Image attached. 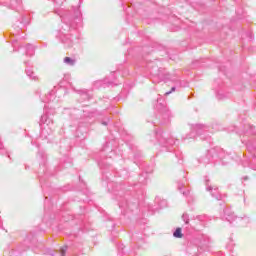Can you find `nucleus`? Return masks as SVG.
Masks as SVG:
<instances>
[{
	"label": "nucleus",
	"mask_w": 256,
	"mask_h": 256,
	"mask_svg": "<svg viewBox=\"0 0 256 256\" xmlns=\"http://www.w3.org/2000/svg\"><path fill=\"white\" fill-rule=\"evenodd\" d=\"M52 1L55 4L54 13L59 15L62 19V25L56 34V39H59L60 43H62L66 49H71V47L77 45L79 39H81V34L77 27L81 25L83 15L81 14L79 7L73 8L74 16L70 15L69 12L63 14V10H60L58 7H61L62 3H65V0Z\"/></svg>",
	"instance_id": "nucleus-1"
},
{
	"label": "nucleus",
	"mask_w": 256,
	"mask_h": 256,
	"mask_svg": "<svg viewBox=\"0 0 256 256\" xmlns=\"http://www.w3.org/2000/svg\"><path fill=\"white\" fill-rule=\"evenodd\" d=\"M153 137L156 139L160 151L162 152H173L175 151V147L179 145V139L173 137L171 133L164 132L163 130H157L153 134Z\"/></svg>",
	"instance_id": "nucleus-2"
},
{
	"label": "nucleus",
	"mask_w": 256,
	"mask_h": 256,
	"mask_svg": "<svg viewBox=\"0 0 256 256\" xmlns=\"http://www.w3.org/2000/svg\"><path fill=\"white\" fill-rule=\"evenodd\" d=\"M155 109L157 111V119H159L161 125H167L168 123H171V117H173V114L171 113V110H169V108L167 107V104L165 103V100H163L161 95H158Z\"/></svg>",
	"instance_id": "nucleus-3"
},
{
	"label": "nucleus",
	"mask_w": 256,
	"mask_h": 256,
	"mask_svg": "<svg viewBox=\"0 0 256 256\" xmlns=\"http://www.w3.org/2000/svg\"><path fill=\"white\" fill-rule=\"evenodd\" d=\"M146 68L150 71L152 77V82L160 83V81H171V74L167 73L165 69L159 68L157 62L150 61L147 63Z\"/></svg>",
	"instance_id": "nucleus-4"
},
{
	"label": "nucleus",
	"mask_w": 256,
	"mask_h": 256,
	"mask_svg": "<svg viewBox=\"0 0 256 256\" xmlns=\"http://www.w3.org/2000/svg\"><path fill=\"white\" fill-rule=\"evenodd\" d=\"M209 126L203 124L191 125V132L183 137V140L195 139V137H200L202 141H211V136L209 135Z\"/></svg>",
	"instance_id": "nucleus-5"
},
{
	"label": "nucleus",
	"mask_w": 256,
	"mask_h": 256,
	"mask_svg": "<svg viewBox=\"0 0 256 256\" xmlns=\"http://www.w3.org/2000/svg\"><path fill=\"white\" fill-rule=\"evenodd\" d=\"M211 157H218V159L222 161V165H229L232 159L229 154L225 153L224 149H219L218 152L215 149H211L208 151V154L206 156L198 159V163H203L204 165H207L208 163H211V160H209V158Z\"/></svg>",
	"instance_id": "nucleus-6"
},
{
	"label": "nucleus",
	"mask_w": 256,
	"mask_h": 256,
	"mask_svg": "<svg viewBox=\"0 0 256 256\" xmlns=\"http://www.w3.org/2000/svg\"><path fill=\"white\" fill-rule=\"evenodd\" d=\"M119 189H124V187L122 185H116L112 192L116 196L117 201H119V207L122 209V213L125 215L129 213V211H135V209H138L139 202L137 200H135V202L129 203L127 200L119 199V197L123 195V191H119Z\"/></svg>",
	"instance_id": "nucleus-7"
},
{
	"label": "nucleus",
	"mask_w": 256,
	"mask_h": 256,
	"mask_svg": "<svg viewBox=\"0 0 256 256\" xmlns=\"http://www.w3.org/2000/svg\"><path fill=\"white\" fill-rule=\"evenodd\" d=\"M223 221H228L231 225H239L240 227H247L250 223L249 217H237L231 208H225L221 216Z\"/></svg>",
	"instance_id": "nucleus-8"
},
{
	"label": "nucleus",
	"mask_w": 256,
	"mask_h": 256,
	"mask_svg": "<svg viewBox=\"0 0 256 256\" xmlns=\"http://www.w3.org/2000/svg\"><path fill=\"white\" fill-rule=\"evenodd\" d=\"M49 106H44V115L40 119L41 137L47 139V135H51V125H53V119L49 117V114H53V109L49 112Z\"/></svg>",
	"instance_id": "nucleus-9"
},
{
	"label": "nucleus",
	"mask_w": 256,
	"mask_h": 256,
	"mask_svg": "<svg viewBox=\"0 0 256 256\" xmlns=\"http://www.w3.org/2000/svg\"><path fill=\"white\" fill-rule=\"evenodd\" d=\"M193 245L197 246L198 252L207 251L209 249V245L211 244V238L205 234L198 235L194 239L191 240Z\"/></svg>",
	"instance_id": "nucleus-10"
},
{
	"label": "nucleus",
	"mask_w": 256,
	"mask_h": 256,
	"mask_svg": "<svg viewBox=\"0 0 256 256\" xmlns=\"http://www.w3.org/2000/svg\"><path fill=\"white\" fill-rule=\"evenodd\" d=\"M205 185H206V191L210 192V195L216 199L217 201H221L222 196L221 193H219V190L217 189V187H213L211 186V180H209V178L206 176L205 179Z\"/></svg>",
	"instance_id": "nucleus-11"
},
{
	"label": "nucleus",
	"mask_w": 256,
	"mask_h": 256,
	"mask_svg": "<svg viewBox=\"0 0 256 256\" xmlns=\"http://www.w3.org/2000/svg\"><path fill=\"white\" fill-rule=\"evenodd\" d=\"M167 207V200L163 199L160 196H157L154 200V206L149 207V211L152 213H157V211H161V209H165Z\"/></svg>",
	"instance_id": "nucleus-12"
},
{
	"label": "nucleus",
	"mask_w": 256,
	"mask_h": 256,
	"mask_svg": "<svg viewBox=\"0 0 256 256\" xmlns=\"http://www.w3.org/2000/svg\"><path fill=\"white\" fill-rule=\"evenodd\" d=\"M111 85H117V83H115V72H112L110 76L104 80L96 81L94 87H111Z\"/></svg>",
	"instance_id": "nucleus-13"
},
{
	"label": "nucleus",
	"mask_w": 256,
	"mask_h": 256,
	"mask_svg": "<svg viewBox=\"0 0 256 256\" xmlns=\"http://www.w3.org/2000/svg\"><path fill=\"white\" fill-rule=\"evenodd\" d=\"M29 21L30 18L29 16H22V20L21 21H17L14 24V29L19 33V31H23V27H25L26 25H29Z\"/></svg>",
	"instance_id": "nucleus-14"
},
{
	"label": "nucleus",
	"mask_w": 256,
	"mask_h": 256,
	"mask_svg": "<svg viewBox=\"0 0 256 256\" xmlns=\"http://www.w3.org/2000/svg\"><path fill=\"white\" fill-rule=\"evenodd\" d=\"M216 97L219 101H225V99H229V97H231V93L225 92L224 89H220L216 92Z\"/></svg>",
	"instance_id": "nucleus-15"
},
{
	"label": "nucleus",
	"mask_w": 256,
	"mask_h": 256,
	"mask_svg": "<svg viewBox=\"0 0 256 256\" xmlns=\"http://www.w3.org/2000/svg\"><path fill=\"white\" fill-rule=\"evenodd\" d=\"M178 189H179V191L182 192V195L187 198L188 203H191V201H193V196L190 195L191 192H189V190L183 191L182 185H179Z\"/></svg>",
	"instance_id": "nucleus-16"
},
{
	"label": "nucleus",
	"mask_w": 256,
	"mask_h": 256,
	"mask_svg": "<svg viewBox=\"0 0 256 256\" xmlns=\"http://www.w3.org/2000/svg\"><path fill=\"white\" fill-rule=\"evenodd\" d=\"M26 75L32 81H37L39 79V77H37V74L31 68L26 69Z\"/></svg>",
	"instance_id": "nucleus-17"
},
{
	"label": "nucleus",
	"mask_w": 256,
	"mask_h": 256,
	"mask_svg": "<svg viewBox=\"0 0 256 256\" xmlns=\"http://www.w3.org/2000/svg\"><path fill=\"white\" fill-rule=\"evenodd\" d=\"M53 99H55V91L52 90L46 95L45 99H42V103H51Z\"/></svg>",
	"instance_id": "nucleus-18"
},
{
	"label": "nucleus",
	"mask_w": 256,
	"mask_h": 256,
	"mask_svg": "<svg viewBox=\"0 0 256 256\" xmlns=\"http://www.w3.org/2000/svg\"><path fill=\"white\" fill-rule=\"evenodd\" d=\"M25 49V53L28 57H33V55H35V47L33 45L27 44Z\"/></svg>",
	"instance_id": "nucleus-19"
},
{
	"label": "nucleus",
	"mask_w": 256,
	"mask_h": 256,
	"mask_svg": "<svg viewBox=\"0 0 256 256\" xmlns=\"http://www.w3.org/2000/svg\"><path fill=\"white\" fill-rule=\"evenodd\" d=\"M63 61L65 65H68L69 67H75V65L77 64V60L71 57H65Z\"/></svg>",
	"instance_id": "nucleus-20"
},
{
	"label": "nucleus",
	"mask_w": 256,
	"mask_h": 256,
	"mask_svg": "<svg viewBox=\"0 0 256 256\" xmlns=\"http://www.w3.org/2000/svg\"><path fill=\"white\" fill-rule=\"evenodd\" d=\"M78 95H80L83 99V101H87L90 99V95L89 92H87V90H78L77 91Z\"/></svg>",
	"instance_id": "nucleus-21"
},
{
	"label": "nucleus",
	"mask_w": 256,
	"mask_h": 256,
	"mask_svg": "<svg viewBox=\"0 0 256 256\" xmlns=\"http://www.w3.org/2000/svg\"><path fill=\"white\" fill-rule=\"evenodd\" d=\"M38 159H41V163H45L47 161V154H45V151L39 150L37 154Z\"/></svg>",
	"instance_id": "nucleus-22"
},
{
	"label": "nucleus",
	"mask_w": 256,
	"mask_h": 256,
	"mask_svg": "<svg viewBox=\"0 0 256 256\" xmlns=\"http://www.w3.org/2000/svg\"><path fill=\"white\" fill-rule=\"evenodd\" d=\"M147 179H148V174L147 172L145 173H142L139 177V182L142 184V185H145V183H147Z\"/></svg>",
	"instance_id": "nucleus-23"
},
{
	"label": "nucleus",
	"mask_w": 256,
	"mask_h": 256,
	"mask_svg": "<svg viewBox=\"0 0 256 256\" xmlns=\"http://www.w3.org/2000/svg\"><path fill=\"white\" fill-rule=\"evenodd\" d=\"M182 221L184 222V225H185L186 229H188V227L190 226V224H189V214L184 213L182 215Z\"/></svg>",
	"instance_id": "nucleus-24"
},
{
	"label": "nucleus",
	"mask_w": 256,
	"mask_h": 256,
	"mask_svg": "<svg viewBox=\"0 0 256 256\" xmlns=\"http://www.w3.org/2000/svg\"><path fill=\"white\" fill-rule=\"evenodd\" d=\"M173 237L176 239H181V237H183L181 228H176V230L173 232Z\"/></svg>",
	"instance_id": "nucleus-25"
},
{
	"label": "nucleus",
	"mask_w": 256,
	"mask_h": 256,
	"mask_svg": "<svg viewBox=\"0 0 256 256\" xmlns=\"http://www.w3.org/2000/svg\"><path fill=\"white\" fill-rule=\"evenodd\" d=\"M10 3L11 9H17L21 5V0H10Z\"/></svg>",
	"instance_id": "nucleus-26"
},
{
	"label": "nucleus",
	"mask_w": 256,
	"mask_h": 256,
	"mask_svg": "<svg viewBox=\"0 0 256 256\" xmlns=\"http://www.w3.org/2000/svg\"><path fill=\"white\" fill-rule=\"evenodd\" d=\"M0 155H8L9 157V152H7V149L3 147V142H1V140H0Z\"/></svg>",
	"instance_id": "nucleus-27"
},
{
	"label": "nucleus",
	"mask_w": 256,
	"mask_h": 256,
	"mask_svg": "<svg viewBox=\"0 0 256 256\" xmlns=\"http://www.w3.org/2000/svg\"><path fill=\"white\" fill-rule=\"evenodd\" d=\"M133 241H143V237L139 236V234H133Z\"/></svg>",
	"instance_id": "nucleus-28"
},
{
	"label": "nucleus",
	"mask_w": 256,
	"mask_h": 256,
	"mask_svg": "<svg viewBox=\"0 0 256 256\" xmlns=\"http://www.w3.org/2000/svg\"><path fill=\"white\" fill-rule=\"evenodd\" d=\"M196 219H197V221L203 222V221H205V219H207V216H205V215H198V216H196Z\"/></svg>",
	"instance_id": "nucleus-29"
},
{
	"label": "nucleus",
	"mask_w": 256,
	"mask_h": 256,
	"mask_svg": "<svg viewBox=\"0 0 256 256\" xmlns=\"http://www.w3.org/2000/svg\"><path fill=\"white\" fill-rule=\"evenodd\" d=\"M179 87H189V84L185 81H178Z\"/></svg>",
	"instance_id": "nucleus-30"
},
{
	"label": "nucleus",
	"mask_w": 256,
	"mask_h": 256,
	"mask_svg": "<svg viewBox=\"0 0 256 256\" xmlns=\"http://www.w3.org/2000/svg\"><path fill=\"white\" fill-rule=\"evenodd\" d=\"M175 157H176V159L181 161L183 159V154H181V152H175Z\"/></svg>",
	"instance_id": "nucleus-31"
},
{
	"label": "nucleus",
	"mask_w": 256,
	"mask_h": 256,
	"mask_svg": "<svg viewBox=\"0 0 256 256\" xmlns=\"http://www.w3.org/2000/svg\"><path fill=\"white\" fill-rule=\"evenodd\" d=\"M61 256H65V253H67V246H64L60 250Z\"/></svg>",
	"instance_id": "nucleus-32"
},
{
	"label": "nucleus",
	"mask_w": 256,
	"mask_h": 256,
	"mask_svg": "<svg viewBox=\"0 0 256 256\" xmlns=\"http://www.w3.org/2000/svg\"><path fill=\"white\" fill-rule=\"evenodd\" d=\"M98 165L100 169H103L105 167V162L103 160L98 161Z\"/></svg>",
	"instance_id": "nucleus-33"
},
{
	"label": "nucleus",
	"mask_w": 256,
	"mask_h": 256,
	"mask_svg": "<svg viewBox=\"0 0 256 256\" xmlns=\"http://www.w3.org/2000/svg\"><path fill=\"white\" fill-rule=\"evenodd\" d=\"M12 47H13V51H17L16 47H17V40H13L12 41Z\"/></svg>",
	"instance_id": "nucleus-34"
},
{
	"label": "nucleus",
	"mask_w": 256,
	"mask_h": 256,
	"mask_svg": "<svg viewBox=\"0 0 256 256\" xmlns=\"http://www.w3.org/2000/svg\"><path fill=\"white\" fill-rule=\"evenodd\" d=\"M175 89H177V88L175 86H173L171 88V91L166 92L165 95H171V93H173V91H175Z\"/></svg>",
	"instance_id": "nucleus-35"
},
{
	"label": "nucleus",
	"mask_w": 256,
	"mask_h": 256,
	"mask_svg": "<svg viewBox=\"0 0 256 256\" xmlns=\"http://www.w3.org/2000/svg\"><path fill=\"white\" fill-rule=\"evenodd\" d=\"M120 177H127V170H123L121 173H120Z\"/></svg>",
	"instance_id": "nucleus-36"
},
{
	"label": "nucleus",
	"mask_w": 256,
	"mask_h": 256,
	"mask_svg": "<svg viewBox=\"0 0 256 256\" xmlns=\"http://www.w3.org/2000/svg\"><path fill=\"white\" fill-rule=\"evenodd\" d=\"M118 249H119V251H121L122 253H125V246H123V244L122 245H120L119 247H118Z\"/></svg>",
	"instance_id": "nucleus-37"
},
{
	"label": "nucleus",
	"mask_w": 256,
	"mask_h": 256,
	"mask_svg": "<svg viewBox=\"0 0 256 256\" xmlns=\"http://www.w3.org/2000/svg\"><path fill=\"white\" fill-rule=\"evenodd\" d=\"M102 125H105V126L109 125V119L107 121H102Z\"/></svg>",
	"instance_id": "nucleus-38"
},
{
	"label": "nucleus",
	"mask_w": 256,
	"mask_h": 256,
	"mask_svg": "<svg viewBox=\"0 0 256 256\" xmlns=\"http://www.w3.org/2000/svg\"><path fill=\"white\" fill-rule=\"evenodd\" d=\"M107 147H109V142H106L104 148H103V151H105L107 149Z\"/></svg>",
	"instance_id": "nucleus-39"
},
{
	"label": "nucleus",
	"mask_w": 256,
	"mask_h": 256,
	"mask_svg": "<svg viewBox=\"0 0 256 256\" xmlns=\"http://www.w3.org/2000/svg\"><path fill=\"white\" fill-rule=\"evenodd\" d=\"M250 169H253V171H256V167L255 166H252V165H249Z\"/></svg>",
	"instance_id": "nucleus-40"
},
{
	"label": "nucleus",
	"mask_w": 256,
	"mask_h": 256,
	"mask_svg": "<svg viewBox=\"0 0 256 256\" xmlns=\"http://www.w3.org/2000/svg\"><path fill=\"white\" fill-rule=\"evenodd\" d=\"M248 127L251 129V133H253V126L248 125Z\"/></svg>",
	"instance_id": "nucleus-41"
},
{
	"label": "nucleus",
	"mask_w": 256,
	"mask_h": 256,
	"mask_svg": "<svg viewBox=\"0 0 256 256\" xmlns=\"http://www.w3.org/2000/svg\"><path fill=\"white\" fill-rule=\"evenodd\" d=\"M48 253H49L51 256H55V254L52 253L51 250H49Z\"/></svg>",
	"instance_id": "nucleus-42"
},
{
	"label": "nucleus",
	"mask_w": 256,
	"mask_h": 256,
	"mask_svg": "<svg viewBox=\"0 0 256 256\" xmlns=\"http://www.w3.org/2000/svg\"><path fill=\"white\" fill-rule=\"evenodd\" d=\"M247 179H249L248 176H245V177L243 178L244 181H247Z\"/></svg>",
	"instance_id": "nucleus-43"
},
{
	"label": "nucleus",
	"mask_w": 256,
	"mask_h": 256,
	"mask_svg": "<svg viewBox=\"0 0 256 256\" xmlns=\"http://www.w3.org/2000/svg\"><path fill=\"white\" fill-rule=\"evenodd\" d=\"M0 229H3V225H2L1 219H0Z\"/></svg>",
	"instance_id": "nucleus-44"
},
{
	"label": "nucleus",
	"mask_w": 256,
	"mask_h": 256,
	"mask_svg": "<svg viewBox=\"0 0 256 256\" xmlns=\"http://www.w3.org/2000/svg\"><path fill=\"white\" fill-rule=\"evenodd\" d=\"M24 64H26V65H30V63H29V62H27V61H25V62H24Z\"/></svg>",
	"instance_id": "nucleus-45"
},
{
	"label": "nucleus",
	"mask_w": 256,
	"mask_h": 256,
	"mask_svg": "<svg viewBox=\"0 0 256 256\" xmlns=\"http://www.w3.org/2000/svg\"><path fill=\"white\" fill-rule=\"evenodd\" d=\"M51 109L55 108V105H50Z\"/></svg>",
	"instance_id": "nucleus-46"
},
{
	"label": "nucleus",
	"mask_w": 256,
	"mask_h": 256,
	"mask_svg": "<svg viewBox=\"0 0 256 256\" xmlns=\"http://www.w3.org/2000/svg\"><path fill=\"white\" fill-rule=\"evenodd\" d=\"M149 141H151V142L153 143L154 140L150 137V138H149Z\"/></svg>",
	"instance_id": "nucleus-47"
},
{
	"label": "nucleus",
	"mask_w": 256,
	"mask_h": 256,
	"mask_svg": "<svg viewBox=\"0 0 256 256\" xmlns=\"http://www.w3.org/2000/svg\"><path fill=\"white\" fill-rule=\"evenodd\" d=\"M82 2H83V0H79V5H81Z\"/></svg>",
	"instance_id": "nucleus-48"
},
{
	"label": "nucleus",
	"mask_w": 256,
	"mask_h": 256,
	"mask_svg": "<svg viewBox=\"0 0 256 256\" xmlns=\"http://www.w3.org/2000/svg\"><path fill=\"white\" fill-rule=\"evenodd\" d=\"M111 185H112V184H111V183H109V184H108V187H111Z\"/></svg>",
	"instance_id": "nucleus-49"
},
{
	"label": "nucleus",
	"mask_w": 256,
	"mask_h": 256,
	"mask_svg": "<svg viewBox=\"0 0 256 256\" xmlns=\"http://www.w3.org/2000/svg\"><path fill=\"white\" fill-rule=\"evenodd\" d=\"M32 143V145H35V143H33V142H31Z\"/></svg>",
	"instance_id": "nucleus-50"
}]
</instances>
